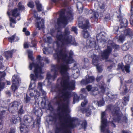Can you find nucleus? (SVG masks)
I'll use <instances>...</instances> for the list:
<instances>
[{
    "instance_id": "1",
    "label": "nucleus",
    "mask_w": 133,
    "mask_h": 133,
    "mask_svg": "<svg viewBox=\"0 0 133 133\" xmlns=\"http://www.w3.org/2000/svg\"><path fill=\"white\" fill-rule=\"evenodd\" d=\"M73 19L72 16L61 17L58 19V27L55 26L57 29L56 30L57 32L56 43L57 49L54 57L58 63L55 65H52L51 72L48 73L47 75L49 84L54 80L58 74V71L63 76L62 78L58 80V82L61 81V88L60 89L58 87H54L52 89V91L56 92L55 99L58 105V110L60 112L59 120H74L68 113L69 110V98L70 97V90L74 89L75 83L74 81L69 83V74L68 72L70 69L68 64L73 62L72 58L73 53L70 50L68 55L65 48L67 45H72L77 46L78 44L71 36H69L70 32L68 28L65 29L63 33L61 32L60 29L62 24L66 25L68 22L71 21Z\"/></svg>"
},
{
    "instance_id": "2",
    "label": "nucleus",
    "mask_w": 133,
    "mask_h": 133,
    "mask_svg": "<svg viewBox=\"0 0 133 133\" xmlns=\"http://www.w3.org/2000/svg\"><path fill=\"white\" fill-rule=\"evenodd\" d=\"M41 57L39 55L37 57V60L38 63L35 64L34 63H30L29 66V68L30 70H32V68H34V72L35 75L32 74H31L30 75V77L31 80H33L35 81L37 79H41L43 78L41 75L42 72V68L43 67L44 63L43 60H41Z\"/></svg>"
},
{
    "instance_id": "3",
    "label": "nucleus",
    "mask_w": 133,
    "mask_h": 133,
    "mask_svg": "<svg viewBox=\"0 0 133 133\" xmlns=\"http://www.w3.org/2000/svg\"><path fill=\"white\" fill-rule=\"evenodd\" d=\"M108 110L112 111V114L114 121L118 123H122L123 121L126 122L127 119V117L123 116L121 112L119 110V107L116 105L113 106L109 105L107 106L106 111Z\"/></svg>"
},
{
    "instance_id": "4",
    "label": "nucleus",
    "mask_w": 133,
    "mask_h": 133,
    "mask_svg": "<svg viewBox=\"0 0 133 133\" xmlns=\"http://www.w3.org/2000/svg\"><path fill=\"white\" fill-rule=\"evenodd\" d=\"M23 122L21 123L20 131L21 133H27L29 129L27 126L34 124V121L32 118L29 116H25L24 118Z\"/></svg>"
},
{
    "instance_id": "5",
    "label": "nucleus",
    "mask_w": 133,
    "mask_h": 133,
    "mask_svg": "<svg viewBox=\"0 0 133 133\" xmlns=\"http://www.w3.org/2000/svg\"><path fill=\"white\" fill-rule=\"evenodd\" d=\"M78 20L79 27L83 29L82 32V35L84 38H87L90 36L87 30L89 27L88 21L86 19H84L82 17H79L78 18Z\"/></svg>"
},
{
    "instance_id": "6",
    "label": "nucleus",
    "mask_w": 133,
    "mask_h": 133,
    "mask_svg": "<svg viewBox=\"0 0 133 133\" xmlns=\"http://www.w3.org/2000/svg\"><path fill=\"white\" fill-rule=\"evenodd\" d=\"M108 42L109 44H110L109 45L107 46V49L104 50L101 54L102 57L103 59H106L108 58L112 51V48L115 49H118L119 48L118 45H116L112 43L111 40L108 41Z\"/></svg>"
},
{
    "instance_id": "7",
    "label": "nucleus",
    "mask_w": 133,
    "mask_h": 133,
    "mask_svg": "<svg viewBox=\"0 0 133 133\" xmlns=\"http://www.w3.org/2000/svg\"><path fill=\"white\" fill-rule=\"evenodd\" d=\"M106 111L102 112L101 114V130L104 133H109L108 123L106 118Z\"/></svg>"
},
{
    "instance_id": "8",
    "label": "nucleus",
    "mask_w": 133,
    "mask_h": 133,
    "mask_svg": "<svg viewBox=\"0 0 133 133\" xmlns=\"http://www.w3.org/2000/svg\"><path fill=\"white\" fill-rule=\"evenodd\" d=\"M42 84L41 83H38L37 88L34 90V93H30V95L31 96H35V99L36 100H37L38 99L37 97H39L40 95V92H41L43 95H45L46 94L45 91L42 89ZM36 101L38 102V103H39V102H38L37 101Z\"/></svg>"
},
{
    "instance_id": "9",
    "label": "nucleus",
    "mask_w": 133,
    "mask_h": 133,
    "mask_svg": "<svg viewBox=\"0 0 133 133\" xmlns=\"http://www.w3.org/2000/svg\"><path fill=\"white\" fill-rule=\"evenodd\" d=\"M133 61V58L130 55H128L125 56V62L127 65L124 66H122L121 69L123 71H126L128 73L130 72L129 69L130 66L129 65Z\"/></svg>"
},
{
    "instance_id": "10",
    "label": "nucleus",
    "mask_w": 133,
    "mask_h": 133,
    "mask_svg": "<svg viewBox=\"0 0 133 133\" xmlns=\"http://www.w3.org/2000/svg\"><path fill=\"white\" fill-rule=\"evenodd\" d=\"M33 13L34 17L36 18V19L37 20V27L39 29L43 28L44 26V20L38 17V15L36 11H34Z\"/></svg>"
},
{
    "instance_id": "11",
    "label": "nucleus",
    "mask_w": 133,
    "mask_h": 133,
    "mask_svg": "<svg viewBox=\"0 0 133 133\" xmlns=\"http://www.w3.org/2000/svg\"><path fill=\"white\" fill-rule=\"evenodd\" d=\"M22 107V104L17 101L14 102L10 103L9 105V110L11 112H14V110L18 109L19 107Z\"/></svg>"
},
{
    "instance_id": "12",
    "label": "nucleus",
    "mask_w": 133,
    "mask_h": 133,
    "mask_svg": "<svg viewBox=\"0 0 133 133\" xmlns=\"http://www.w3.org/2000/svg\"><path fill=\"white\" fill-rule=\"evenodd\" d=\"M92 57L93 64L96 66L98 71L99 72H101L102 70V67L101 66H98V65L102 60L99 59L98 57L95 55H94L92 56Z\"/></svg>"
},
{
    "instance_id": "13",
    "label": "nucleus",
    "mask_w": 133,
    "mask_h": 133,
    "mask_svg": "<svg viewBox=\"0 0 133 133\" xmlns=\"http://www.w3.org/2000/svg\"><path fill=\"white\" fill-rule=\"evenodd\" d=\"M85 10L86 13H88L87 14L90 15V17L91 20L96 21L98 17V14L97 12L94 11L92 10H88L87 9H85Z\"/></svg>"
},
{
    "instance_id": "14",
    "label": "nucleus",
    "mask_w": 133,
    "mask_h": 133,
    "mask_svg": "<svg viewBox=\"0 0 133 133\" xmlns=\"http://www.w3.org/2000/svg\"><path fill=\"white\" fill-rule=\"evenodd\" d=\"M12 80L13 83L11 87L12 90L15 92L17 89V85L18 84L21 80L18 76L15 75L12 77Z\"/></svg>"
},
{
    "instance_id": "15",
    "label": "nucleus",
    "mask_w": 133,
    "mask_h": 133,
    "mask_svg": "<svg viewBox=\"0 0 133 133\" xmlns=\"http://www.w3.org/2000/svg\"><path fill=\"white\" fill-rule=\"evenodd\" d=\"M132 35V30L129 29L125 30L124 31V35L122 34L119 37H118L117 39L118 41L121 42H123L124 40L125 37L126 36H131Z\"/></svg>"
},
{
    "instance_id": "16",
    "label": "nucleus",
    "mask_w": 133,
    "mask_h": 133,
    "mask_svg": "<svg viewBox=\"0 0 133 133\" xmlns=\"http://www.w3.org/2000/svg\"><path fill=\"white\" fill-rule=\"evenodd\" d=\"M71 70L73 77L75 79L77 78L79 75V71L76 64H74V66L72 68Z\"/></svg>"
},
{
    "instance_id": "17",
    "label": "nucleus",
    "mask_w": 133,
    "mask_h": 133,
    "mask_svg": "<svg viewBox=\"0 0 133 133\" xmlns=\"http://www.w3.org/2000/svg\"><path fill=\"white\" fill-rule=\"evenodd\" d=\"M95 78L93 76H89L87 75L85 79L82 80L81 82L82 84L86 85L89 83H91L94 80Z\"/></svg>"
},
{
    "instance_id": "18",
    "label": "nucleus",
    "mask_w": 133,
    "mask_h": 133,
    "mask_svg": "<svg viewBox=\"0 0 133 133\" xmlns=\"http://www.w3.org/2000/svg\"><path fill=\"white\" fill-rule=\"evenodd\" d=\"M8 109L6 108H4L2 107H0V130L3 128V123L1 119V116L5 114V112L7 111Z\"/></svg>"
},
{
    "instance_id": "19",
    "label": "nucleus",
    "mask_w": 133,
    "mask_h": 133,
    "mask_svg": "<svg viewBox=\"0 0 133 133\" xmlns=\"http://www.w3.org/2000/svg\"><path fill=\"white\" fill-rule=\"evenodd\" d=\"M86 88L88 91H91V94L92 95H95L99 94V92L98 91V89L97 88L92 87L91 86L89 85Z\"/></svg>"
},
{
    "instance_id": "20",
    "label": "nucleus",
    "mask_w": 133,
    "mask_h": 133,
    "mask_svg": "<svg viewBox=\"0 0 133 133\" xmlns=\"http://www.w3.org/2000/svg\"><path fill=\"white\" fill-rule=\"evenodd\" d=\"M94 108L92 105L89 106L88 108L84 109H82L81 111L83 113H86V115L89 116L91 114V110L94 109Z\"/></svg>"
},
{
    "instance_id": "21",
    "label": "nucleus",
    "mask_w": 133,
    "mask_h": 133,
    "mask_svg": "<svg viewBox=\"0 0 133 133\" xmlns=\"http://www.w3.org/2000/svg\"><path fill=\"white\" fill-rule=\"evenodd\" d=\"M122 80H121V85L119 90L121 91L120 93L123 95H124L128 92V90L127 89L126 86H124L122 83Z\"/></svg>"
},
{
    "instance_id": "22",
    "label": "nucleus",
    "mask_w": 133,
    "mask_h": 133,
    "mask_svg": "<svg viewBox=\"0 0 133 133\" xmlns=\"http://www.w3.org/2000/svg\"><path fill=\"white\" fill-rule=\"evenodd\" d=\"M16 51L15 49H13L11 51H8L5 52L4 53V55L6 58L7 59L12 57V54L15 52Z\"/></svg>"
},
{
    "instance_id": "23",
    "label": "nucleus",
    "mask_w": 133,
    "mask_h": 133,
    "mask_svg": "<svg viewBox=\"0 0 133 133\" xmlns=\"http://www.w3.org/2000/svg\"><path fill=\"white\" fill-rule=\"evenodd\" d=\"M12 15L14 17H18L19 18L18 19V20H19L20 19L19 12L17 8L15 9L12 11Z\"/></svg>"
},
{
    "instance_id": "24",
    "label": "nucleus",
    "mask_w": 133,
    "mask_h": 133,
    "mask_svg": "<svg viewBox=\"0 0 133 133\" xmlns=\"http://www.w3.org/2000/svg\"><path fill=\"white\" fill-rule=\"evenodd\" d=\"M18 120L20 121L21 123L22 122H21V119L20 117H17L15 116H13L11 121L14 124H15L18 122Z\"/></svg>"
},
{
    "instance_id": "25",
    "label": "nucleus",
    "mask_w": 133,
    "mask_h": 133,
    "mask_svg": "<svg viewBox=\"0 0 133 133\" xmlns=\"http://www.w3.org/2000/svg\"><path fill=\"white\" fill-rule=\"evenodd\" d=\"M128 21L125 19H123L120 23L121 28L126 27L128 24Z\"/></svg>"
},
{
    "instance_id": "26",
    "label": "nucleus",
    "mask_w": 133,
    "mask_h": 133,
    "mask_svg": "<svg viewBox=\"0 0 133 133\" xmlns=\"http://www.w3.org/2000/svg\"><path fill=\"white\" fill-rule=\"evenodd\" d=\"M8 39L9 41L11 42H12L13 41H17L19 39L18 37L17 36H16L15 35H13L11 37H9Z\"/></svg>"
},
{
    "instance_id": "27",
    "label": "nucleus",
    "mask_w": 133,
    "mask_h": 133,
    "mask_svg": "<svg viewBox=\"0 0 133 133\" xmlns=\"http://www.w3.org/2000/svg\"><path fill=\"white\" fill-rule=\"evenodd\" d=\"M35 3L37 7V9L38 11H42L43 10V8L42 5L40 3L39 1H37L35 2Z\"/></svg>"
},
{
    "instance_id": "28",
    "label": "nucleus",
    "mask_w": 133,
    "mask_h": 133,
    "mask_svg": "<svg viewBox=\"0 0 133 133\" xmlns=\"http://www.w3.org/2000/svg\"><path fill=\"white\" fill-rule=\"evenodd\" d=\"M130 46V43H128L124 44L122 46V48L123 50H126L128 49Z\"/></svg>"
},
{
    "instance_id": "29",
    "label": "nucleus",
    "mask_w": 133,
    "mask_h": 133,
    "mask_svg": "<svg viewBox=\"0 0 133 133\" xmlns=\"http://www.w3.org/2000/svg\"><path fill=\"white\" fill-rule=\"evenodd\" d=\"M113 16V15L112 14H110L109 13L105 15V20L107 21L110 19L112 18Z\"/></svg>"
},
{
    "instance_id": "30",
    "label": "nucleus",
    "mask_w": 133,
    "mask_h": 133,
    "mask_svg": "<svg viewBox=\"0 0 133 133\" xmlns=\"http://www.w3.org/2000/svg\"><path fill=\"white\" fill-rule=\"evenodd\" d=\"M10 26L11 27L14 28V25H13L12 24H15L16 23V22L15 20L13 19L12 18L10 17Z\"/></svg>"
},
{
    "instance_id": "31",
    "label": "nucleus",
    "mask_w": 133,
    "mask_h": 133,
    "mask_svg": "<svg viewBox=\"0 0 133 133\" xmlns=\"http://www.w3.org/2000/svg\"><path fill=\"white\" fill-rule=\"evenodd\" d=\"M27 52L28 54L29 58L32 61H33L34 58L32 56V51L30 50H28Z\"/></svg>"
},
{
    "instance_id": "32",
    "label": "nucleus",
    "mask_w": 133,
    "mask_h": 133,
    "mask_svg": "<svg viewBox=\"0 0 133 133\" xmlns=\"http://www.w3.org/2000/svg\"><path fill=\"white\" fill-rule=\"evenodd\" d=\"M103 34L102 32H101L99 34H98L96 36V38L97 40H101L103 37Z\"/></svg>"
},
{
    "instance_id": "33",
    "label": "nucleus",
    "mask_w": 133,
    "mask_h": 133,
    "mask_svg": "<svg viewBox=\"0 0 133 133\" xmlns=\"http://www.w3.org/2000/svg\"><path fill=\"white\" fill-rule=\"evenodd\" d=\"M84 66H82V68L85 69L86 68L88 67L89 64V62L88 59L87 58H85L84 59Z\"/></svg>"
},
{
    "instance_id": "34",
    "label": "nucleus",
    "mask_w": 133,
    "mask_h": 133,
    "mask_svg": "<svg viewBox=\"0 0 133 133\" xmlns=\"http://www.w3.org/2000/svg\"><path fill=\"white\" fill-rule=\"evenodd\" d=\"M79 99V97L77 95H75L74 98L73 104H75L76 102H78Z\"/></svg>"
},
{
    "instance_id": "35",
    "label": "nucleus",
    "mask_w": 133,
    "mask_h": 133,
    "mask_svg": "<svg viewBox=\"0 0 133 133\" xmlns=\"http://www.w3.org/2000/svg\"><path fill=\"white\" fill-rule=\"evenodd\" d=\"M97 103L98 106L101 107L103 106L104 104V102L103 99L97 102Z\"/></svg>"
},
{
    "instance_id": "36",
    "label": "nucleus",
    "mask_w": 133,
    "mask_h": 133,
    "mask_svg": "<svg viewBox=\"0 0 133 133\" xmlns=\"http://www.w3.org/2000/svg\"><path fill=\"white\" fill-rule=\"evenodd\" d=\"M124 102L123 103L124 105H126L127 103L129 101V96H128L127 97H125L123 99Z\"/></svg>"
},
{
    "instance_id": "37",
    "label": "nucleus",
    "mask_w": 133,
    "mask_h": 133,
    "mask_svg": "<svg viewBox=\"0 0 133 133\" xmlns=\"http://www.w3.org/2000/svg\"><path fill=\"white\" fill-rule=\"evenodd\" d=\"M98 3L100 8L102 9H103L104 8V5L103 2L102 1L98 2Z\"/></svg>"
},
{
    "instance_id": "38",
    "label": "nucleus",
    "mask_w": 133,
    "mask_h": 133,
    "mask_svg": "<svg viewBox=\"0 0 133 133\" xmlns=\"http://www.w3.org/2000/svg\"><path fill=\"white\" fill-rule=\"evenodd\" d=\"M18 8L19 10H24L25 8L23 5H22L21 3L19 2L18 4Z\"/></svg>"
},
{
    "instance_id": "39",
    "label": "nucleus",
    "mask_w": 133,
    "mask_h": 133,
    "mask_svg": "<svg viewBox=\"0 0 133 133\" xmlns=\"http://www.w3.org/2000/svg\"><path fill=\"white\" fill-rule=\"evenodd\" d=\"M104 84L103 82H102L101 85H99V87L101 89V91L103 93H104L105 92V89L104 88Z\"/></svg>"
},
{
    "instance_id": "40",
    "label": "nucleus",
    "mask_w": 133,
    "mask_h": 133,
    "mask_svg": "<svg viewBox=\"0 0 133 133\" xmlns=\"http://www.w3.org/2000/svg\"><path fill=\"white\" fill-rule=\"evenodd\" d=\"M23 31L25 33V34L27 36H29L30 35V33L29 31L27 30L26 28H23Z\"/></svg>"
},
{
    "instance_id": "41",
    "label": "nucleus",
    "mask_w": 133,
    "mask_h": 133,
    "mask_svg": "<svg viewBox=\"0 0 133 133\" xmlns=\"http://www.w3.org/2000/svg\"><path fill=\"white\" fill-rule=\"evenodd\" d=\"M88 103V101L87 99L86 98H84V102H82L81 104V106L82 107H84Z\"/></svg>"
},
{
    "instance_id": "42",
    "label": "nucleus",
    "mask_w": 133,
    "mask_h": 133,
    "mask_svg": "<svg viewBox=\"0 0 133 133\" xmlns=\"http://www.w3.org/2000/svg\"><path fill=\"white\" fill-rule=\"evenodd\" d=\"M51 38L50 37H47L46 39H45V41L46 42L49 43L51 42Z\"/></svg>"
},
{
    "instance_id": "43",
    "label": "nucleus",
    "mask_w": 133,
    "mask_h": 133,
    "mask_svg": "<svg viewBox=\"0 0 133 133\" xmlns=\"http://www.w3.org/2000/svg\"><path fill=\"white\" fill-rule=\"evenodd\" d=\"M72 31H74V32L77 35V29L76 27L74 26L72 28Z\"/></svg>"
},
{
    "instance_id": "44",
    "label": "nucleus",
    "mask_w": 133,
    "mask_h": 133,
    "mask_svg": "<svg viewBox=\"0 0 133 133\" xmlns=\"http://www.w3.org/2000/svg\"><path fill=\"white\" fill-rule=\"evenodd\" d=\"M87 125V123L86 121H85L84 122H83V123L82 124V128H83L84 129H85L86 127V126Z\"/></svg>"
},
{
    "instance_id": "45",
    "label": "nucleus",
    "mask_w": 133,
    "mask_h": 133,
    "mask_svg": "<svg viewBox=\"0 0 133 133\" xmlns=\"http://www.w3.org/2000/svg\"><path fill=\"white\" fill-rule=\"evenodd\" d=\"M28 5L29 7L31 8H33L34 6V4L33 2H29L28 4Z\"/></svg>"
},
{
    "instance_id": "46",
    "label": "nucleus",
    "mask_w": 133,
    "mask_h": 133,
    "mask_svg": "<svg viewBox=\"0 0 133 133\" xmlns=\"http://www.w3.org/2000/svg\"><path fill=\"white\" fill-rule=\"evenodd\" d=\"M50 34L51 35L54 36L55 34V31L54 29H52L50 30Z\"/></svg>"
},
{
    "instance_id": "47",
    "label": "nucleus",
    "mask_w": 133,
    "mask_h": 133,
    "mask_svg": "<svg viewBox=\"0 0 133 133\" xmlns=\"http://www.w3.org/2000/svg\"><path fill=\"white\" fill-rule=\"evenodd\" d=\"M9 133H15V129L14 128H11L10 130Z\"/></svg>"
},
{
    "instance_id": "48",
    "label": "nucleus",
    "mask_w": 133,
    "mask_h": 133,
    "mask_svg": "<svg viewBox=\"0 0 133 133\" xmlns=\"http://www.w3.org/2000/svg\"><path fill=\"white\" fill-rule=\"evenodd\" d=\"M56 118L55 117L51 116L50 118V121H54L55 122L56 121Z\"/></svg>"
},
{
    "instance_id": "49",
    "label": "nucleus",
    "mask_w": 133,
    "mask_h": 133,
    "mask_svg": "<svg viewBox=\"0 0 133 133\" xmlns=\"http://www.w3.org/2000/svg\"><path fill=\"white\" fill-rule=\"evenodd\" d=\"M22 107H20L19 106V108H18V109H19V110L18 111V113L19 114H23V110L22 109Z\"/></svg>"
},
{
    "instance_id": "50",
    "label": "nucleus",
    "mask_w": 133,
    "mask_h": 133,
    "mask_svg": "<svg viewBox=\"0 0 133 133\" xmlns=\"http://www.w3.org/2000/svg\"><path fill=\"white\" fill-rule=\"evenodd\" d=\"M130 23L133 26V14L131 15L130 18Z\"/></svg>"
},
{
    "instance_id": "51",
    "label": "nucleus",
    "mask_w": 133,
    "mask_h": 133,
    "mask_svg": "<svg viewBox=\"0 0 133 133\" xmlns=\"http://www.w3.org/2000/svg\"><path fill=\"white\" fill-rule=\"evenodd\" d=\"M43 53L45 54H48V49L46 48H44L43 49Z\"/></svg>"
},
{
    "instance_id": "52",
    "label": "nucleus",
    "mask_w": 133,
    "mask_h": 133,
    "mask_svg": "<svg viewBox=\"0 0 133 133\" xmlns=\"http://www.w3.org/2000/svg\"><path fill=\"white\" fill-rule=\"evenodd\" d=\"M102 78L103 76H101L99 77L98 76L96 78V80L98 82L100 80H102Z\"/></svg>"
},
{
    "instance_id": "53",
    "label": "nucleus",
    "mask_w": 133,
    "mask_h": 133,
    "mask_svg": "<svg viewBox=\"0 0 133 133\" xmlns=\"http://www.w3.org/2000/svg\"><path fill=\"white\" fill-rule=\"evenodd\" d=\"M131 8L130 11L131 13H133V1L131 3Z\"/></svg>"
},
{
    "instance_id": "54",
    "label": "nucleus",
    "mask_w": 133,
    "mask_h": 133,
    "mask_svg": "<svg viewBox=\"0 0 133 133\" xmlns=\"http://www.w3.org/2000/svg\"><path fill=\"white\" fill-rule=\"evenodd\" d=\"M43 60L45 61L46 63H48L49 62V61L48 58L45 57H43Z\"/></svg>"
},
{
    "instance_id": "55",
    "label": "nucleus",
    "mask_w": 133,
    "mask_h": 133,
    "mask_svg": "<svg viewBox=\"0 0 133 133\" xmlns=\"http://www.w3.org/2000/svg\"><path fill=\"white\" fill-rule=\"evenodd\" d=\"M30 100V99L29 97L27 95H26V98L25 99V101L26 102H28Z\"/></svg>"
},
{
    "instance_id": "56",
    "label": "nucleus",
    "mask_w": 133,
    "mask_h": 133,
    "mask_svg": "<svg viewBox=\"0 0 133 133\" xmlns=\"http://www.w3.org/2000/svg\"><path fill=\"white\" fill-rule=\"evenodd\" d=\"M24 48H27L28 47V45L27 43H25L24 44Z\"/></svg>"
},
{
    "instance_id": "57",
    "label": "nucleus",
    "mask_w": 133,
    "mask_h": 133,
    "mask_svg": "<svg viewBox=\"0 0 133 133\" xmlns=\"http://www.w3.org/2000/svg\"><path fill=\"white\" fill-rule=\"evenodd\" d=\"M3 60V58L1 56H0V65L2 64V61Z\"/></svg>"
},
{
    "instance_id": "58",
    "label": "nucleus",
    "mask_w": 133,
    "mask_h": 133,
    "mask_svg": "<svg viewBox=\"0 0 133 133\" xmlns=\"http://www.w3.org/2000/svg\"><path fill=\"white\" fill-rule=\"evenodd\" d=\"M30 46H31L35 47V44L32 42L31 43V44L30 45Z\"/></svg>"
},
{
    "instance_id": "59",
    "label": "nucleus",
    "mask_w": 133,
    "mask_h": 133,
    "mask_svg": "<svg viewBox=\"0 0 133 133\" xmlns=\"http://www.w3.org/2000/svg\"><path fill=\"white\" fill-rule=\"evenodd\" d=\"M48 107H49V109L51 110H52V109H53L52 108V107L50 104H49Z\"/></svg>"
},
{
    "instance_id": "60",
    "label": "nucleus",
    "mask_w": 133,
    "mask_h": 133,
    "mask_svg": "<svg viewBox=\"0 0 133 133\" xmlns=\"http://www.w3.org/2000/svg\"><path fill=\"white\" fill-rule=\"evenodd\" d=\"M132 82L131 80H130L128 81H125V82L126 83H131Z\"/></svg>"
},
{
    "instance_id": "61",
    "label": "nucleus",
    "mask_w": 133,
    "mask_h": 133,
    "mask_svg": "<svg viewBox=\"0 0 133 133\" xmlns=\"http://www.w3.org/2000/svg\"><path fill=\"white\" fill-rule=\"evenodd\" d=\"M122 132L123 133H131L130 131H123Z\"/></svg>"
},
{
    "instance_id": "62",
    "label": "nucleus",
    "mask_w": 133,
    "mask_h": 133,
    "mask_svg": "<svg viewBox=\"0 0 133 133\" xmlns=\"http://www.w3.org/2000/svg\"><path fill=\"white\" fill-rule=\"evenodd\" d=\"M78 5H81V6H82V4L81 3H80V2L78 3L77 4V7L78 9Z\"/></svg>"
},
{
    "instance_id": "63",
    "label": "nucleus",
    "mask_w": 133,
    "mask_h": 133,
    "mask_svg": "<svg viewBox=\"0 0 133 133\" xmlns=\"http://www.w3.org/2000/svg\"><path fill=\"white\" fill-rule=\"evenodd\" d=\"M37 34V33L36 32H34L33 34V36L34 37Z\"/></svg>"
},
{
    "instance_id": "64",
    "label": "nucleus",
    "mask_w": 133,
    "mask_h": 133,
    "mask_svg": "<svg viewBox=\"0 0 133 133\" xmlns=\"http://www.w3.org/2000/svg\"><path fill=\"white\" fill-rule=\"evenodd\" d=\"M6 94H8L9 96H10V93L9 91H7L6 92Z\"/></svg>"
}]
</instances>
